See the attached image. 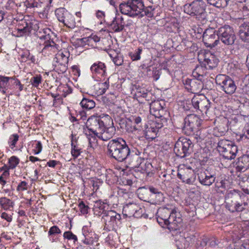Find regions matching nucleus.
Instances as JSON below:
<instances>
[{
	"mask_svg": "<svg viewBox=\"0 0 249 249\" xmlns=\"http://www.w3.org/2000/svg\"><path fill=\"white\" fill-rule=\"evenodd\" d=\"M104 125L103 121L98 116H91L88 119L86 123L88 129L97 136L99 132L103 131Z\"/></svg>",
	"mask_w": 249,
	"mask_h": 249,
	"instance_id": "nucleus-15",
	"label": "nucleus"
},
{
	"mask_svg": "<svg viewBox=\"0 0 249 249\" xmlns=\"http://www.w3.org/2000/svg\"><path fill=\"white\" fill-rule=\"evenodd\" d=\"M215 83L220 86V89L229 95L233 94L237 86L235 82L230 76L224 74H218L215 77Z\"/></svg>",
	"mask_w": 249,
	"mask_h": 249,
	"instance_id": "nucleus-10",
	"label": "nucleus"
},
{
	"mask_svg": "<svg viewBox=\"0 0 249 249\" xmlns=\"http://www.w3.org/2000/svg\"><path fill=\"white\" fill-rule=\"evenodd\" d=\"M104 204L99 207H95L94 208L95 213L97 211V209L102 210V212H99L97 214H103L102 218L104 220L105 227L109 231L111 229L113 230L114 228L115 225H117V222L119 221L121 218V215L117 213L114 211H105Z\"/></svg>",
	"mask_w": 249,
	"mask_h": 249,
	"instance_id": "nucleus-8",
	"label": "nucleus"
},
{
	"mask_svg": "<svg viewBox=\"0 0 249 249\" xmlns=\"http://www.w3.org/2000/svg\"><path fill=\"white\" fill-rule=\"evenodd\" d=\"M40 39L45 40L43 44L44 47L42 49V53H44L45 55H49L56 52V44L53 40H51L49 34L42 36L40 37Z\"/></svg>",
	"mask_w": 249,
	"mask_h": 249,
	"instance_id": "nucleus-18",
	"label": "nucleus"
},
{
	"mask_svg": "<svg viewBox=\"0 0 249 249\" xmlns=\"http://www.w3.org/2000/svg\"><path fill=\"white\" fill-rule=\"evenodd\" d=\"M63 236L64 238L68 239V240H73L74 242L77 241L76 236L73 234L71 231H68L64 233Z\"/></svg>",
	"mask_w": 249,
	"mask_h": 249,
	"instance_id": "nucleus-48",
	"label": "nucleus"
},
{
	"mask_svg": "<svg viewBox=\"0 0 249 249\" xmlns=\"http://www.w3.org/2000/svg\"><path fill=\"white\" fill-rule=\"evenodd\" d=\"M124 161L128 163L132 168L138 167L142 163V158L140 156L141 153L130 149Z\"/></svg>",
	"mask_w": 249,
	"mask_h": 249,
	"instance_id": "nucleus-17",
	"label": "nucleus"
},
{
	"mask_svg": "<svg viewBox=\"0 0 249 249\" xmlns=\"http://www.w3.org/2000/svg\"><path fill=\"white\" fill-rule=\"evenodd\" d=\"M27 183L25 181H21L17 187V191H23L27 189Z\"/></svg>",
	"mask_w": 249,
	"mask_h": 249,
	"instance_id": "nucleus-54",
	"label": "nucleus"
},
{
	"mask_svg": "<svg viewBox=\"0 0 249 249\" xmlns=\"http://www.w3.org/2000/svg\"><path fill=\"white\" fill-rule=\"evenodd\" d=\"M107 148L108 155L119 162L124 161L130 149L125 141L122 138L110 140L108 143Z\"/></svg>",
	"mask_w": 249,
	"mask_h": 249,
	"instance_id": "nucleus-4",
	"label": "nucleus"
},
{
	"mask_svg": "<svg viewBox=\"0 0 249 249\" xmlns=\"http://www.w3.org/2000/svg\"><path fill=\"white\" fill-rule=\"evenodd\" d=\"M243 16L245 17L249 13V0H245V4L243 6Z\"/></svg>",
	"mask_w": 249,
	"mask_h": 249,
	"instance_id": "nucleus-55",
	"label": "nucleus"
},
{
	"mask_svg": "<svg viewBox=\"0 0 249 249\" xmlns=\"http://www.w3.org/2000/svg\"><path fill=\"white\" fill-rule=\"evenodd\" d=\"M201 69V67L196 68L192 72L194 78H187L183 82L185 89L194 94L199 93L203 88L204 75L199 72Z\"/></svg>",
	"mask_w": 249,
	"mask_h": 249,
	"instance_id": "nucleus-5",
	"label": "nucleus"
},
{
	"mask_svg": "<svg viewBox=\"0 0 249 249\" xmlns=\"http://www.w3.org/2000/svg\"><path fill=\"white\" fill-rule=\"evenodd\" d=\"M67 64H60L59 63H54L53 64L54 66V69L58 73H63L66 71L67 70Z\"/></svg>",
	"mask_w": 249,
	"mask_h": 249,
	"instance_id": "nucleus-40",
	"label": "nucleus"
},
{
	"mask_svg": "<svg viewBox=\"0 0 249 249\" xmlns=\"http://www.w3.org/2000/svg\"><path fill=\"white\" fill-rule=\"evenodd\" d=\"M208 3L218 8L226 7L229 0H207Z\"/></svg>",
	"mask_w": 249,
	"mask_h": 249,
	"instance_id": "nucleus-31",
	"label": "nucleus"
},
{
	"mask_svg": "<svg viewBox=\"0 0 249 249\" xmlns=\"http://www.w3.org/2000/svg\"><path fill=\"white\" fill-rule=\"evenodd\" d=\"M158 131V130L156 128V125H155V124L151 123L150 124V126L147 127L146 130L147 135L150 136L151 138L153 139L155 138Z\"/></svg>",
	"mask_w": 249,
	"mask_h": 249,
	"instance_id": "nucleus-37",
	"label": "nucleus"
},
{
	"mask_svg": "<svg viewBox=\"0 0 249 249\" xmlns=\"http://www.w3.org/2000/svg\"><path fill=\"white\" fill-rule=\"evenodd\" d=\"M109 82L108 79H107L106 82L104 83H101L100 84V89L101 90V91L100 93L101 94L105 93L106 91V90L108 89L109 86Z\"/></svg>",
	"mask_w": 249,
	"mask_h": 249,
	"instance_id": "nucleus-52",
	"label": "nucleus"
},
{
	"mask_svg": "<svg viewBox=\"0 0 249 249\" xmlns=\"http://www.w3.org/2000/svg\"><path fill=\"white\" fill-rule=\"evenodd\" d=\"M191 102L192 106L195 109L206 114H207L211 107L210 101L204 95L198 94L194 96L191 100Z\"/></svg>",
	"mask_w": 249,
	"mask_h": 249,
	"instance_id": "nucleus-14",
	"label": "nucleus"
},
{
	"mask_svg": "<svg viewBox=\"0 0 249 249\" xmlns=\"http://www.w3.org/2000/svg\"><path fill=\"white\" fill-rule=\"evenodd\" d=\"M41 2H38L36 0H27L26 5L28 8L39 7L41 6Z\"/></svg>",
	"mask_w": 249,
	"mask_h": 249,
	"instance_id": "nucleus-45",
	"label": "nucleus"
},
{
	"mask_svg": "<svg viewBox=\"0 0 249 249\" xmlns=\"http://www.w3.org/2000/svg\"><path fill=\"white\" fill-rule=\"evenodd\" d=\"M18 138L19 136L17 134H13L10 136L9 143H10V146L12 149H13L15 147L16 144L18 140Z\"/></svg>",
	"mask_w": 249,
	"mask_h": 249,
	"instance_id": "nucleus-46",
	"label": "nucleus"
},
{
	"mask_svg": "<svg viewBox=\"0 0 249 249\" xmlns=\"http://www.w3.org/2000/svg\"><path fill=\"white\" fill-rule=\"evenodd\" d=\"M61 233L60 230L58 228V227L56 226H53L52 227L48 232V234L49 235H53L55 234H59Z\"/></svg>",
	"mask_w": 249,
	"mask_h": 249,
	"instance_id": "nucleus-51",
	"label": "nucleus"
},
{
	"mask_svg": "<svg viewBox=\"0 0 249 249\" xmlns=\"http://www.w3.org/2000/svg\"><path fill=\"white\" fill-rule=\"evenodd\" d=\"M42 144L40 142L38 141L37 142L36 146L35 149L34 150V153L35 154L37 155L41 152L42 150Z\"/></svg>",
	"mask_w": 249,
	"mask_h": 249,
	"instance_id": "nucleus-57",
	"label": "nucleus"
},
{
	"mask_svg": "<svg viewBox=\"0 0 249 249\" xmlns=\"http://www.w3.org/2000/svg\"><path fill=\"white\" fill-rule=\"evenodd\" d=\"M219 41L226 46H231L234 44L236 39L233 29L228 25H224L218 28L217 30Z\"/></svg>",
	"mask_w": 249,
	"mask_h": 249,
	"instance_id": "nucleus-9",
	"label": "nucleus"
},
{
	"mask_svg": "<svg viewBox=\"0 0 249 249\" xmlns=\"http://www.w3.org/2000/svg\"><path fill=\"white\" fill-rule=\"evenodd\" d=\"M41 76H34L31 79V83L32 85L35 87H38L39 84L41 82Z\"/></svg>",
	"mask_w": 249,
	"mask_h": 249,
	"instance_id": "nucleus-47",
	"label": "nucleus"
},
{
	"mask_svg": "<svg viewBox=\"0 0 249 249\" xmlns=\"http://www.w3.org/2000/svg\"><path fill=\"white\" fill-rule=\"evenodd\" d=\"M1 217L8 222H11L12 220L11 215H9L8 213L3 212L1 213Z\"/></svg>",
	"mask_w": 249,
	"mask_h": 249,
	"instance_id": "nucleus-60",
	"label": "nucleus"
},
{
	"mask_svg": "<svg viewBox=\"0 0 249 249\" xmlns=\"http://www.w3.org/2000/svg\"><path fill=\"white\" fill-rule=\"evenodd\" d=\"M12 79L13 78L11 77H4L0 75V90H1V89H2L1 91L3 93H5L4 89H6L9 87V80Z\"/></svg>",
	"mask_w": 249,
	"mask_h": 249,
	"instance_id": "nucleus-34",
	"label": "nucleus"
},
{
	"mask_svg": "<svg viewBox=\"0 0 249 249\" xmlns=\"http://www.w3.org/2000/svg\"><path fill=\"white\" fill-rule=\"evenodd\" d=\"M219 62V60L212 54H205L204 59V64L206 68L213 69L215 68Z\"/></svg>",
	"mask_w": 249,
	"mask_h": 249,
	"instance_id": "nucleus-23",
	"label": "nucleus"
},
{
	"mask_svg": "<svg viewBox=\"0 0 249 249\" xmlns=\"http://www.w3.org/2000/svg\"><path fill=\"white\" fill-rule=\"evenodd\" d=\"M19 160L15 156L11 157L9 160L8 169H13L19 163Z\"/></svg>",
	"mask_w": 249,
	"mask_h": 249,
	"instance_id": "nucleus-43",
	"label": "nucleus"
},
{
	"mask_svg": "<svg viewBox=\"0 0 249 249\" xmlns=\"http://www.w3.org/2000/svg\"><path fill=\"white\" fill-rule=\"evenodd\" d=\"M196 240V237L193 235L181 238L180 242L182 243L183 245H178L177 244V246L179 249H183L188 248L190 245L193 244Z\"/></svg>",
	"mask_w": 249,
	"mask_h": 249,
	"instance_id": "nucleus-27",
	"label": "nucleus"
},
{
	"mask_svg": "<svg viewBox=\"0 0 249 249\" xmlns=\"http://www.w3.org/2000/svg\"><path fill=\"white\" fill-rule=\"evenodd\" d=\"M168 206L158 209L156 213L157 222L162 227L165 225L168 226L169 229L176 230L178 224L182 222L181 215L175 207Z\"/></svg>",
	"mask_w": 249,
	"mask_h": 249,
	"instance_id": "nucleus-2",
	"label": "nucleus"
},
{
	"mask_svg": "<svg viewBox=\"0 0 249 249\" xmlns=\"http://www.w3.org/2000/svg\"><path fill=\"white\" fill-rule=\"evenodd\" d=\"M119 8L122 14L132 17L140 16L152 18L158 15L157 7L153 5L145 6L142 0H128L121 3Z\"/></svg>",
	"mask_w": 249,
	"mask_h": 249,
	"instance_id": "nucleus-1",
	"label": "nucleus"
},
{
	"mask_svg": "<svg viewBox=\"0 0 249 249\" xmlns=\"http://www.w3.org/2000/svg\"><path fill=\"white\" fill-rule=\"evenodd\" d=\"M202 40L205 46L212 49L220 43L217 34V30L213 28L206 29L203 34Z\"/></svg>",
	"mask_w": 249,
	"mask_h": 249,
	"instance_id": "nucleus-12",
	"label": "nucleus"
},
{
	"mask_svg": "<svg viewBox=\"0 0 249 249\" xmlns=\"http://www.w3.org/2000/svg\"><path fill=\"white\" fill-rule=\"evenodd\" d=\"M113 61L116 65L118 66H121L123 64L124 62L123 57L122 56L117 54L113 58Z\"/></svg>",
	"mask_w": 249,
	"mask_h": 249,
	"instance_id": "nucleus-50",
	"label": "nucleus"
},
{
	"mask_svg": "<svg viewBox=\"0 0 249 249\" xmlns=\"http://www.w3.org/2000/svg\"><path fill=\"white\" fill-rule=\"evenodd\" d=\"M215 177L208 170L201 171L198 174L199 182L203 185L210 186L215 181Z\"/></svg>",
	"mask_w": 249,
	"mask_h": 249,
	"instance_id": "nucleus-19",
	"label": "nucleus"
},
{
	"mask_svg": "<svg viewBox=\"0 0 249 249\" xmlns=\"http://www.w3.org/2000/svg\"><path fill=\"white\" fill-rule=\"evenodd\" d=\"M25 55H26L27 58H28L29 60H31L32 61V62H33V63L35 62V61L36 60L35 57L33 55L31 54L29 52H28L27 53H25Z\"/></svg>",
	"mask_w": 249,
	"mask_h": 249,
	"instance_id": "nucleus-63",
	"label": "nucleus"
},
{
	"mask_svg": "<svg viewBox=\"0 0 249 249\" xmlns=\"http://www.w3.org/2000/svg\"><path fill=\"white\" fill-rule=\"evenodd\" d=\"M88 46L91 47H94L97 42L100 41V37L96 35L91 34L90 36H88Z\"/></svg>",
	"mask_w": 249,
	"mask_h": 249,
	"instance_id": "nucleus-41",
	"label": "nucleus"
},
{
	"mask_svg": "<svg viewBox=\"0 0 249 249\" xmlns=\"http://www.w3.org/2000/svg\"><path fill=\"white\" fill-rule=\"evenodd\" d=\"M142 51V47H139L138 49L135 50L134 52H131L129 53V55L132 61H137L140 59Z\"/></svg>",
	"mask_w": 249,
	"mask_h": 249,
	"instance_id": "nucleus-38",
	"label": "nucleus"
},
{
	"mask_svg": "<svg viewBox=\"0 0 249 249\" xmlns=\"http://www.w3.org/2000/svg\"><path fill=\"white\" fill-rule=\"evenodd\" d=\"M96 17L101 20V22L103 20L105 22L106 21V20H104V18H105V16L104 12H103L102 11L98 10L97 11V12L96 13Z\"/></svg>",
	"mask_w": 249,
	"mask_h": 249,
	"instance_id": "nucleus-58",
	"label": "nucleus"
},
{
	"mask_svg": "<svg viewBox=\"0 0 249 249\" xmlns=\"http://www.w3.org/2000/svg\"><path fill=\"white\" fill-rule=\"evenodd\" d=\"M69 14L70 13L63 8H60L55 10V15L58 20L63 23L65 22L64 20H66V16Z\"/></svg>",
	"mask_w": 249,
	"mask_h": 249,
	"instance_id": "nucleus-30",
	"label": "nucleus"
},
{
	"mask_svg": "<svg viewBox=\"0 0 249 249\" xmlns=\"http://www.w3.org/2000/svg\"><path fill=\"white\" fill-rule=\"evenodd\" d=\"M239 36L242 41H249V26L244 22L239 26Z\"/></svg>",
	"mask_w": 249,
	"mask_h": 249,
	"instance_id": "nucleus-24",
	"label": "nucleus"
},
{
	"mask_svg": "<svg viewBox=\"0 0 249 249\" xmlns=\"http://www.w3.org/2000/svg\"><path fill=\"white\" fill-rule=\"evenodd\" d=\"M193 147L194 144L190 139L180 138L175 143L174 151L177 156L183 158L193 152Z\"/></svg>",
	"mask_w": 249,
	"mask_h": 249,
	"instance_id": "nucleus-7",
	"label": "nucleus"
},
{
	"mask_svg": "<svg viewBox=\"0 0 249 249\" xmlns=\"http://www.w3.org/2000/svg\"><path fill=\"white\" fill-rule=\"evenodd\" d=\"M148 189L149 191V193H151L153 194H158L159 196H162V194L159 191L158 189L155 188L153 186H150Z\"/></svg>",
	"mask_w": 249,
	"mask_h": 249,
	"instance_id": "nucleus-59",
	"label": "nucleus"
},
{
	"mask_svg": "<svg viewBox=\"0 0 249 249\" xmlns=\"http://www.w3.org/2000/svg\"><path fill=\"white\" fill-rule=\"evenodd\" d=\"M243 137L249 139V124H246L243 129L242 138Z\"/></svg>",
	"mask_w": 249,
	"mask_h": 249,
	"instance_id": "nucleus-53",
	"label": "nucleus"
},
{
	"mask_svg": "<svg viewBox=\"0 0 249 249\" xmlns=\"http://www.w3.org/2000/svg\"><path fill=\"white\" fill-rule=\"evenodd\" d=\"M83 234L85 239L83 240V243L86 245H91L93 244V240L91 235L92 233L86 232L85 230L83 229Z\"/></svg>",
	"mask_w": 249,
	"mask_h": 249,
	"instance_id": "nucleus-42",
	"label": "nucleus"
},
{
	"mask_svg": "<svg viewBox=\"0 0 249 249\" xmlns=\"http://www.w3.org/2000/svg\"><path fill=\"white\" fill-rule=\"evenodd\" d=\"M71 154L74 159L77 158L82 152V148L78 145H73V143H71Z\"/></svg>",
	"mask_w": 249,
	"mask_h": 249,
	"instance_id": "nucleus-39",
	"label": "nucleus"
},
{
	"mask_svg": "<svg viewBox=\"0 0 249 249\" xmlns=\"http://www.w3.org/2000/svg\"><path fill=\"white\" fill-rule=\"evenodd\" d=\"M236 169L240 172H244L249 168V155H244L237 159L236 162Z\"/></svg>",
	"mask_w": 249,
	"mask_h": 249,
	"instance_id": "nucleus-20",
	"label": "nucleus"
},
{
	"mask_svg": "<svg viewBox=\"0 0 249 249\" xmlns=\"http://www.w3.org/2000/svg\"><path fill=\"white\" fill-rule=\"evenodd\" d=\"M137 210H140V206L134 203H129L124 207L123 211L126 213V215L131 216Z\"/></svg>",
	"mask_w": 249,
	"mask_h": 249,
	"instance_id": "nucleus-28",
	"label": "nucleus"
},
{
	"mask_svg": "<svg viewBox=\"0 0 249 249\" xmlns=\"http://www.w3.org/2000/svg\"><path fill=\"white\" fill-rule=\"evenodd\" d=\"M138 195L140 199L147 201L150 197L149 191L146 187H140L138 190Z\"/></svg>",
	"mask_w": 249,
	"mask_h": 249,
	"instance_id": "nucleus-29",
	"label": "nucleus"
},
{
	"mask_svg": "<svg viewBox=\"0 0 249 249\" xmlns=\"http://www.w3.org/2000/svg\"><path fill=\"white\" fill-rule=\"evenodd\" d=\"M217 148L225 159L230 160L234 159L238 152L237 146L233 142L227 140L219 141Z\"/></svg>",
	"mask_w": 249,
	"mask_h": 249,
	"instance_id": "nucleus-6",
	"label": "nucleus"
},
{
	"mask_svg": "<svg viewBox=\"0 0 249 249\" xmlns=\"http://www.w3.org/2000/svg\"><path fill=\"white\" fill-rule=\"evenodd\" d=\"M240 113L244 117L249 116V103H246L240 107Z\"/></svg>",
	"mask_w": 249,
	"mask_h": 249,
	"instance_id": "nucleus-44",
	"label": "nucleus"
},
{
	"mask_svg": "<svg viewBox=\"0 0 249 249\" xmlns=\"http://www.w3.org/2000/svg\"><path fill=\"white\" fill-rule=\"evenodd\" d=\"M80 105L83 109L90 110L95 106V102L91 99L83 98L80 102Z\"/></svg>",
	"mask_w": 249,
	"mask_h": 249,
	"instance_id": "nucleus-32",
	"label": "nucleus"
},
{
	"mask_svg": "<svg viewBox=\"0 0 249 249\" xmlns=\"http://www.w3.org/2000/svg\"><path fill=\"white\" fill-rule=\"evenodd\" d=\"M78 207L80 210L81 213L83 214H86L88 213L89 207L87 205H86L83 201H81L79 204Z\"/></svg>",
	"mask_w": 249,
	"mask_h": 249,
	"instance_id": "nucleus-49",
	"label": "nucleus"
},
{
	"mask_svg": "<svg viewBox=\"0 0 249 249\" xmlns=\"http://www.w3.org/2000/svg\"><path fill=\"white\" fill-rule=\"evenodd\" d=\"M90 70L93 74L105 76L106 74L107 67L105 63L101 61H97L91 66Z\"/></svg>",
	"mask_w": 249,
	"mask_h": 249,
	"instance_id": "nucleus-22",
	"label": "nucleus"
},
{
	"mask_svg": "<svg viewBox=\"0 0 249 249\" xmlns=\"http://www.w3.org/2000/svg\"><path fill=\"white\" fill-rule=\"evenodd\" d=\"M66 20H64V24L67 27L73 29L76 27V22L74 18L70 13L66 16Z\"/></svg>",
	"mask_w": 249,
	"mask_h": 249,
	"instance_id": "nucleus-35",
	"label": "nucleus"
},
{
	"mask_svg": "<svg viewBox=\"0 0 249 249\" xmlns=\"http://www.w3.org/2000/svg\"><path fill=\"white\" fill-rule=\"evenodd\" d=\"M152 123L155 124V125H156V128L158 130L163 126V124L161 122L160 120H157L156 121L152 122Z\"/></svg>",
	"mask_w": 249,
	"mask_h": 249,
	"instance_id": "nucleus-64",
	"label": "nucleus"
},
{
	"mask_svg": "<svg viewBox=\"0 0 249 249\" xmlns=\"http://www.w3.org/2000/svg\"><path fill=\"white\" fill-rule=\"evenodd\" d=\"M0 204L1 207L5 210L13 207V202L10 199L6 197L0 198Z\"/></svg>",
	"mask_w": 249,
	"mask_h": 249,
	"instance_id": "nucleus-36",
	"label": "nucleus"
},
{
	"mask_svg": "<svg viewBox=\"0 0 249 249\" xmlns=\"http://www.w3.org/2000/svg\"><path fill=\"white\" fill-rule=\"evenodd\" d=\"M18 33H22L23 34L26 33L30 32V28L27 26V23H26V26L22 28H18Z\"/></svg>",
	"mask_w": 249,
	"mask_h": 249,
	"instance_id": "nucleus-61",
	"label": "nucleus"
},
{
	"mask_svg": "<svg viewBox=\"0 0 249 249\" xmlns=\"http://www.w3.org/2000/svg\"><path fill=\"white\" fill-rule=\"evenodd\" d=\"M69 53L67 51L58 53L53 58L54 63L68 64Z\"/></svg>",
	"mask_w": 249,
	"mask_h": 249,
	"instance_id": "nucleus-26",
	"label": "nucleus"
},
{
	"mask_svg": "<svg viewBox=\"0 0 249 249\" xmlns=\"http://www.w3.org/2000/svg\"><path fill=\"white\" fill-rule=\"evenodd\" d=\"M103 131L99 132L97 137L104 141H107L110 140L115 134L116 128L114 126H111L106 127L104 125V128Z\"/></svg>",
	"mask_w": 249,
	"mask_h": 249,
	"instance_id": "nucleus-21",
	"label": "nucleus"
},
{
	"mask_svg": "<svg viewBox=\"0 0 249 249\" xmlns=\"http://www.w3.org/2000/svg\"><path fill=\"white\" fill-rule=\"evenodd\" d=\"M184 11L186 14L196 18H204L205 9L204 4L201 0H195L184 5Z\"/></svg>",
	"mask_w": 249,
	"mask_h": 249,
	"instance_id": "nucleus-11",
	"label": "nucleus"
},
{
	"mask_svg": "<svg viewBox=\"0 0 249 249\" xmlns=\"http://www.w3.org/2000/svg\"><path fill=\"white\" fill-rule=\"evenodd\" d=\"M132 121H133L137 125H138V128H136V129H140L141 128V122L142 118L140 116H133L132 117Z\"/></svg>",
	"mask_w": 249,
	"mask_h": 249,
	"instance_id": "nucleus-56",
	"label": "nucleus"
},
{
	"mask_svg": "<svg viewBox=\"0 0 249 249\" xmlns=\"http://www.w3.org/2000/svg\"><path fill=\"white\" fill-rule=\"evenodd\" d=\"M88 36L86 37H83L82 38L79 39L78 43L80 44L81 45H88Z\"/></svg>",
	"mask_w": 249,
	"mask_h": 249,
	"instance_id": "nucleus-62",
	"label": "nucleus"
},
{
	"mask_svg": "<svg viewBox=\"0 0 249 249\" xmlns=\"http://www.w3.org/2000/svg\"><path fill=\"white\" fill-rule=\"evenodd\" d=\"M246 196L240 191H230L226 197V208L231 213L240 212L249 208L248 200L245 201Z\"/></svg>",
	"mask_w": 249,
	"mask_h": 249,
	"instance_id": "nucleus-3",
	"label": "nucleus"
},
{
	"mask_svg": "<svg viewBox=\"0 0 249 249\" xmlns=\"http://www.w3.org/2000/svg\"><path fill=\"white\" fill-rule=\"evenodd\" d=\"M110 26L114 32H120L124 29V24L121 23L120 20H116V19L113 18L110 24Z\"/></svg>",
	"mask_w": 249,
	"mask_h": 249,
	"instance_id": "nucleus-33",
	"label": "nucleus"
},
{
	"mask_svg": "<svg viewBox=\"0 0 249 249\" xmlns=\"http://www.w3.org/2000/svg\"><path fill=\"white\" fill-rule=\"evenodd\" d=\"M178 177L184 183L193 184L196 180L194 170L190 167L180 168L178 171Z\"/></svg>",
	"mask_w": 249,
	"mask_h": 249,
	"instance_id": "nucleus-16",
	"label": "nucleus"
},
{
	"mask_svg": "<svg viewBox=\"0 0 249 249\" xmlns=\"http://www.w3.org/2000/svg\"><path fill=\"white\" fill-rule=\"evenodd\" d=\"M163 106L161 105L159 101H155L152 102L150 105V110L151 112L154 113V115L156 117L160 118L161 116L159 114L160 116H158V113H159L160 111H163Z\"/></svg>",
	"mask_w": 249,
	"mask_h": 249,
	"instance_id": "nucleus-25",
	"label": "nucleus"
},
{
	"mask_svg": "<svg viewBox=\"0 0 249 249\" xmlns=\"http://www.w3.org/2000/svg\"><path fill=\"white\" fill-rule=\"evenodd\" d=\"M201 119L195 114L187 115L184 119L183 130L187 135L198 129L201 125Z\"/></svg>",
	"mask_w": 249,
	"mask_h": 249,
	"instance_id": "nucleus-13",
	"label": "nucleus"
}]
</instances>
